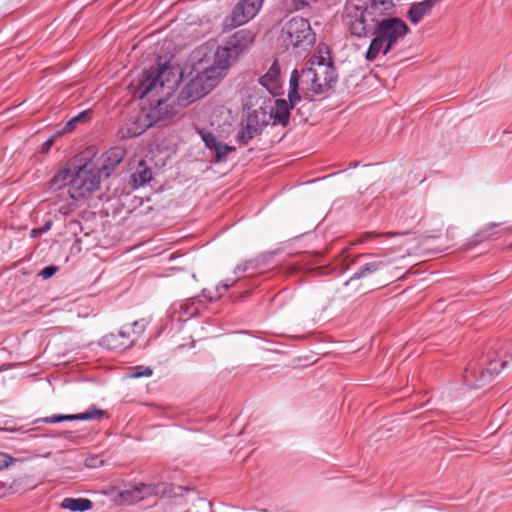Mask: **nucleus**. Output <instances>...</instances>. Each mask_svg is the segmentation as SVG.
<instances>
[{"mask_svg": "<svg viewBox=\"0 0 512 512\" xmlns=\"http://www.w3.org/2000/svg\"><path fill=\"white\" fill-rule=\"evenodd\" d=\"M178 68L173 66L162 56H157L155 63L143 72L139 84L134 89L133 96L143 99L146 96L155 95L159 89H163L166 84H177L175 79Z\"/></svg>", "mask_w": 512, "mask_h": 512, "instance_id": "1", "label": "nucleus"}, {"mask_svg": "<svg viewBox=\"0 0 512 512\" xmlns=\"http://www.w3.org/2000/svg\"><path fill=\"white\" fill-rule=\"evenodd\" d=\"M409 32L410 27L399 17L388 16L376 21L375 25H371V35H375V37L370 42L365 59L374 61L382 50L385 40L398 41Z\"/></svg>", "mask_w": 512, "mask_h": 512, "instance_id": "2", "label": "nucleus"}, {"mask_svg": "<svg viewBox=\"0 0 512 512\" xmlns=\"http://www.w3.org/2000/svg\"><path fill=\"white\" fill-rule=\"evenodd\" d=\"M101 178L93 160L85 159L84 163L77 162L75 172L69 180L70 197L75 201L90 197L99 188Z\"/></svg>", "mask_w": 512, "mask_h": 512, "instance_id": "3", "label": "nucleus"}, {"mask_svg": "<svg viewBox=\"0 0 512 512\" xmlns=\"http://www.w3.org/2000/svg\"><path fill=\"white\" fill-rule=\"evenodd\" d=\"M254 37L249 29H240L231 35L225 46L218 47L215 52L216 68H220V71L227 70L253 44Z\"/></svg>", "mask_w": 512, "mask_h": 512, "instance_id": "4", "label": "nucleus"}, {"mask_svg": "<svg viewBox=\"0 0 512 512\" xmlns=\"http://www.w3.org/2000/svg\"><path fill=\"white\" fill-rule=\"evenodd\" d=\"M221 72L220 68H216L215 62H213L210 68L198 73L182 88L177 97L178 103L186 106L204 97L218 83Z\"/></svg>", "mask_w": 512, "mask_h": 512, "instance_id": "5", "label": "nucleus"}, {"mask_svg": "<svg viewBox=\"0 0 512 512\" xmlns=\"http://www.w3.org/2000/svg\"><path fill=\"white\" fill-rule=\"evenodd\" d=\"M498 361L487 358L479 366L469 364L463 373V382L471 388H481L491 382L495 375H498Z\"/></svg>", "mask_w": 512, "mask_h": 512, "instance_id": "6", "label": "nucleus"}, {"mask_svg": "<svg viewBox=\"0 0 512 512\" xmlns=\"http://www.w3.org/2000/svg\"><path fill=\"white\" fill-rule=\"evenodd\" d=\"M283 31L287 34V40L296 48L307 50L315 43V33L308 20L302 17H294L289 20Z\"/></svg>", "mask_w": 512, "mask_h": 512, "instance_id": "7", "label": "nucleus"}, {"mask_svg": "<svg viewBox=\"0 0 512 512\" xmlns=\"http://www.w3.org/2000/svg\"><path fill=\"white\" fill-rule=\"evenodd\" d=\"M264 0H240L225 19V26L237 27L254 18L262 7Z\"/></svg>", "mask_w": 512, "mask_h": 512, "instance_id": "8", "label": "nucleus"}, {"mask_svg": "<svg viewBox=\"0 0 512 512\" xmlns=\"http://www.w3.org/2000/svg\"><path fill=\"white\" fill-rule=\"evenodd\" d=\"M107 415L105 410L99 409L96 406H91L85 412L77 414H54L52 416L37 418L33 421L34 424L46 423L56 424L64 421H87L100 419Z\"/></svg>", "mask_w": 512, "mask_h": 512, "instance_id": "9", "label": "nucleus"}, {"mask_svg": "<svg viewBox=\"0 0 512 512\" xmlns=\"http://www.w3.org/2000/svg\"><path fill=\"white\" fill-rule=\"evenodd\" d=\"M395 5L392 0H365V5L357 4L353 6V10L362 11L365 15L370 16L373 25L376 21H380V17L391 16Z\"/></svg>", "mask_w": 512, "mask_h": 512, "instance_id": "10", "label": "nucleus"}, {"mask_svg": "<svg viewBox=\"0 0 512 512\" xmlns=\"http://www.w3.org/2000/svg\"><path fill=\"white\" fill-rule=\"evenodd\" d=\"M197 132L205 147L210 151H214L213 162L216 164L226 161L227 155L236 151L234 146L219 141L211 131L205 128H197Z\"/></svg>", "mask_w": 512, "mask_h": 512, "instance_id": "11", "label": "nucleus"}, {"mask_svg": "<svg viewBox=\"0 0 512 512\" xmlns=\"http://www.w3.org/2000/svg\"><path fill=\"white\" fill-rule=\"evenodd\" d=\"M136 341L137 338H132L126 327H123L117 333H109L103 336L99 344L111 351H124L131 348Z\"/></svg>", "mask_w": 512, "mask_h": 512, "instance_id": "12", "label": "nucleus"}, {"mask_svg": "<svg viewBox=\"0 0 512 512\" xmlns=\"http://www.w3.org/2000/svg\"><path fill=\"white\" fill-rule=\"evenodd\" d=\"M126 151L121 147H113L106 151L101 157V164L96 165L101 177L108 178L112 171L122 162Z\"/></svg>", "mask_w": 512, "mask_h": 512, "instance_id": "13", "label": "nucleus"}, {"mask_svg": "<svg viewBox=\"0 0 512 512\" xmlns=\"http://www.w3.org/2000/svg\"><path fill=\"white\" fill-rule=\"evenodd\" d=\"M292 109L286 103V99L277 98L268 112L271 126L287 127L290 123Z\"/></svg>", "mask_w": 512, "mask_h": 512, "instance_id": "14", "label": "nucleus"}, {"mask_svg": "<svg viewBox=\"0 0 512 512\" xmlns=\"http://www.w3.org/2000/svg\"><path fill=\"white\" fill-rule=\"evenodd\" d=\"M83 158H75L70 160L66 166L60 169L47 183L48 189L51 191H57L65 186H69V180L75 172L77 162H82Z\"/></svg>", "mask_w": 512, "mask_h": 512, "instance_id": "15", "label": "nucleus"}, {"mask_svg": "<svg viewBox=\"0 0 512 512\" xmlns=\"http://www.w3.org/2000/svg\"><path fill=\"white\" fill-rule=\"evenodd\" d=\"M301 84L306 86L303 89L311 91L315 95L323 94V87L321 81H319V72L314 67L305 64V66L299 71Z\"/></svg>", "mask_w": 512, "mask_h": 512, "instance_id": "16", "label": "nucleus"}, {"mask_svg": "<svg viewBox=\"0 0 512 512\" xmlns=\"http://www.w3.org/2000/svg\"><path fill=\"white\" fill-rule=\"evenodd\" d=\"M280 74V66L278 62L275 61L267 73L259 78V83L274 97L280 95Z\"/></svg>", "mask_w": 512, "mask_h": 512, "instance_id": "17", "label": "nucleus"}, {"mask_svg": "<svg viewBox=\"0 0 512 512\" xmlns=\"http://www.w3.org/2000/svg\"><path fill=\"white\" fill-rule=\"evenodd\" d=\"M441 0H424L410 5L406 17L412 24H418L425 16L429 15L436 4Z\"/></svg>", "mask_w": 512, "mask_h": 512, "instance_id": "18", "label": "nucleus"}, {"mask_svg": "<svg viewBox=\"0 0 512 512\" xmlns=\"http://www.w3.org/2000/svg\"><path fill=\"white\" fill-rule=\"evenodd\" d=\"M387 264L382 260H374L362 263L358 270L344 283L345 286L353 284L355 281L369 278L371 275L382 271Z\"/></svg>", "mask_w": 512, "mask_h": 512, "instance_id": "19", "label": "nucleus"}, {"mask_svg": "<svg viewBox=\"0 0 512 512\" xmlns=\"http://www.w3.org/2000/svg\"><path fill=\"white\" fill-rule=\"evenodd\" d=\"M197 297H191L185 301L175 302L171 306L172 316L175 317L178 315V321H187L192 317L198 315L199 310L198 307L195 306V300Z\"/></svg>", "mask_w": 512, "mask_h": 512, "instance_id": "20", "label": "nucleus"}, {"mask_svg": "<svg viewBox=\"0 0 512 512\" xmlns=\"http://www.w3.org/2000/svg\"><path fill=\"white\" fill-rule=\"evenodd\" d=\"M241 121H244L245 125L257 129L260 132H263V130L270 125L268 112L263 107L249 111L246 117L242 118Z\"/></svg>", "mask_w": 512, "mask_h": 512, "instance_id": "21", "label": "nucleus"}, {"mask_svg": "<svg viewBox=\"0 0 512 512\" xmlns=\"http://www.w3.org/2000/svg\"><path fill=\"white\" fill-rule=\"evenodd\" d=\"M190 491V488L181 485H175L173 483H158L153 485L150 490V494L160 495L164 498H176L182 497L185 492Z\"/></svg>", "mask_w": 512, "mask_h": 512, "instance_id": "22", "label": "nucleus"}, {"mask_svg": "<svg viewBox=\"0 0 512 512\" xmlns=\"http://www.w3.org/2000/svg\"><path fill=\"white\" fill-rule=\"evenodd\" d=\"M326 54L328 55V64L326 68L321 69V75L323 77V81H321V86L323 87V93L334 88L338 81V74L336 71L335 63L330 56V51L328 47H326Z\"/></svg>", "mask_w": 512, "mask_h": 512, "instance_id": "23", "label": "nucleus"}, {"mask_svg": "<svg viewBox=\"0 0 512 512\" xmlns=\"http://www.w3.org/2000/svg\"><path fill=\"white\" fill-rule=\"evenodd\" d=\"M354 20L349 21V30L352 35L366 37L371 35V27L366 24V15L362 11H352Z\"/></svg>", "mask_w": 512, "mask_h": 512, "instance_id": "24", "label": "nucleus"}, {"mask_svg": "<svg viewBox=\"0 0 512 512\" xmlns=\"http://www.w3.org/2000/svg\"><path fill=\"white\" fill-rule=\"evenodd\" d=\"M61 507L73 512H85L93 507V502L87 498H65Z\"/></svg>", "mask_w": 512, "mask_h": 512, "instance_id": "25", "label": "nucleus"}, {"mask_svg": "<svg viewBox=\"0 0 512 512\" xmlns=\"http://www.w3.org/2000/svg\"><path fill=\"white\" fill-rule=\"evenodd\" d=\"M262 132L257 129L251 128L244 124V121L240 123V130L235 136L236 142L239 146H247L256 136L261 135Z\"/></svg>", "mask_w": 512, "mask_h": 512, "instance_id": "26", "label": "nucleus"}, {"mask_svg": "<svg viewBox=\"0 0 512 512\" xmlns=\"http://www.w3.org/2000/svg\"><path fill=\"white\" fill-rule=\"evenodd\" d=\"M131 179L135 188L142 187L152 180V171L149 167L144 165V161L142 160L137 171L132 173Z\"/></svg>", "mask_w": 512, "mask_h": 512, "instance_id": "27", "label": "nucleus"}, {"mask_svg": "<svg viewBox=\"0 0 512 512\" xmlns=\"http://www.w3.org/2000/svg\"><path fill=\"white\" fill-rule=\"evenodd\" d=\"M499 224L491 222L479 230L473 238L466 244V249H471L477 246L480 242L488 240L492 236V229L497 227Z\"/></svg>", "mask_w": 512, "mask_h": 512, "instance_id": "28", "label": "nucleus"}, {"mask_svg": "<svg viewBox=\"0 0 512 512\" xmlns=\"http://www.w3.org/2000/svg\"><path fill=\"white\" fill-rule=\"evenodd\" d=\"M92 110L88 109L80 112L78 115L72 117L64 126L62 131L57 132V134H63L67 132L73 131L78 123H86L91 120Z\"/></svg>", "mask_w": 512, "mask_h": 512, "instance_id": "29", "label": "nucleus"}, {"mask_svg": "<svg viewBox=\"0 0 512 512\" xmlns=\"http://www.w3.org/2000/svg\"><path fill=\"white\" fill-rule=\"evenodd\" d=\"M498 356V368L500 371L506 367L508 361L504 358L509 357L512 360V341L503 344L496 352Z\"/></svg>", "mask_w": 512, "mask_h": 512, "instance_id": "30", "label": "nucleus"}, {"mask_svg": "<svg viewBox=\"0 0 512 512\" xmlns=\"http://www.w3.org/2000/svg\"><path fill=\"white\" fill-rule=\"evenodd\" d=\"M278 253V250L268 251L261 253L256 258L253 259L256 270H259L261 267L267 266L272 258Z\"/></svg>", "mask_w": 512, "mask_h": 512, "instance_id": "31", "label": "nucleus"}, {"mask_svg": "<svg viewBox=\"0 0 512 512\" xmlns=\"http://www.w3.org/2000/svg\"><path fill=\"white\" fill-rule=\"evenodd\" d=\"M249 280H243V281H240L239 279H235V280H232L230 281L229 279L225 280V281H222L221 284L219 286H217L216 288V292L218 294V298L222 297L223 295V292H226L230 287L234 286V285H238L239 287H243L244 285H246V282H248Z\"/></svg>", "mask_w": 512, "mask_h": 512, "instance_id": "32", "label": "nucleus"}, {"mask_svg": "<svg viewBox=\"0 0 512 512\" xmlns=\"http://www.w3.org/2000/svg\"><path fill=\"white\" fill-rule=\"evenodd\" d=\"M308 65L314 66L315 64L318 65L320 69L326 68L328 64V57L326 58L321 51H319V55H314L310 58V60L307 62Z\"/></svg>", "mask_w": 512, "mask_h": 512, "instance_id": "33", "label": "nucleus"}, {"mask_svg": "<svg viewBox=\"0 0 512 512\" xmlns=\"http://www.w3.org/2000/svg\"><path fill=\"white\" fill-rule=\"evenodd\" d=\"M125 327L128 331L132 329V332L136 335L135 338H138L145 331L146 323L145 320L142 319L134 321L131 325Z\"/></svg>", "mask_w": 512, "mask_h": 512, "instance_id": "34", "label": "nucleus"}, {"mask_svg": "<svg viewBox=\"0 0 512 512\" xmlns=\"http://www.w3.org/2000/svg\"><path fill=\"white\" fill-rule=\"evenodd\" d=\"M250 269L254 270L255 272L257 271L253 259L246 260L242 264L237 265L234 269V274L238 275Z\"/></svg>", "mask_w": 512, "mask_h": 512, "instance_id": "35", "label": "nucleus"}, {"mask_svg": "<svg viewBox=\"0 0 512 512\" xmlns=\"http://www.w3.org/2000/svg\"><path fill=\"white\" fill-rule=\"evenodd\" d=\"M301 83V79L299 76V71L297 69L293 70L290 76L289 81V91H299V85Z\"/></svg>", "mask_w": 512, "mask_h": 512, "instance_id": "36", "label": "nucleus"}, {"mask_svg": "<svg viewBox=\"0 0 512 512\" xmlns=\"http://www.w3.org/2000/svg\"><path fill=\"white\" fill-rule=\"evenodd\" d=\"M301 99L302 98L299 91H288V99L286 100V103L293 110L296 108L297 104L301 101Z\"/></svg>", "mask_w": 512, "mask_h": 512, "instance_id": "37", "label": "nucleus"}, {"mask_svg": "<svg viewBox=\"0 0 512 512\" xmlns=\"http://www.w3.org/2000/svg\"><path fill=\"white\" fill-rule=\"evenodd\" d=\"M58 270H59L58 266L48 265V266H45L43 269H41L38 272V276L42 277L43 279H49L52 276H54Z\"/></svg>", "mask_w": 512, "mask_h": 512, "instance_id": "38", "label": "nucleus"}, {"mask_svg": "<svg viewBox=\"0 0 512 512\" xmlns=\"http://www.w3.org/2000/svg\"><path fill=\"white\" fill-rule=\"evenodd\" d=\"M153 373L149 367H135L134 371L130 374L131 378L149 377Z\"/></svg>", "mask_w": 512, "mask_h": 512, "instance_id": "39", "label": "nucleus"}, {"mask_svg": "<svg viewBox=\"0 0 512 512\" xmlns=\"http://www.w3.org/2000/svg\"><path fill=\"white\" fill-rule=\"evenodd\" d=\"M157 103V110L159 114L165 116V117H172L173 116V108H171V111H169L168 105H166V101L163 99H157L155 100Z\"/></svg>", "mask_w": 512, "mask_h": 512, "instance_id": "40", "label": "nucleus"}, {"mask_svg": "<svg viewBox=\"0 0 512 512\" xmlns=\"http://www.w3.org/2000/svg\"><path fill=\"white\" fill-rule=\"evenodd\" d=\"M57 436L74 443H78L79 439L81 438V436L76 434V432L70 430L61 431L57 434Z\"/></svg>", "mask_w": 512, "mask_h": 512, "instance_id": "41", "label": "nucleus"}, {"mask_svg": "<svg viewBox=\"0 0 512 512\" xmlns=\"http://www.w3.org/2000/svg\"><path fill=\"white\" fill-rule=\"evenodd\" d=\"M52 224H53V222L51 220H49V221H46L45 224L42 225L41 227L32 229L31 236L37 237V236H40V235L48 232L51 229Z\"/></svg>", "mask_w": 512, "mask_h": 512, "instance_id": "42", "label": "nucleus"}, {"mask_svg": "<svg viewBox=\"0 0 512 512\" xmlns=\"http://www.w3.org/2000/svg\"><path fill=\"white\" fill-rule=\"evenodd\" d=\"M407 234V232H403V233H398V232H386V233H375V232H366L363 234V237H362V241H365L369 238H374V237H377V236H387V237H391V236H395V235H405Z\"/></svg>", "mask_w": 512, "mask_h": 512, "instance_id": "43", "label": "nucleus"}, {"mask_svg": "<svg viewBox=\"0 0 512 512\" xmlns=\"http://www.w3.org/2000/svg\"><path fill=\"white\" fill-rule=\"evenodd\" d=\"M294 8L300 10L304 7L310 6L312 3H316L319 0H291Z\"/></svg>", "mask_w": 512, "mask_h": 512, "instance_id": "44", "label": "nucleus"}, {"mask_svg": "<svg viewBox=\"0 0 512 512\" xmlns=\"http://www.w3.org/2000/svg\"><path fill=\"white\" fill-rule=\"evenodd\" d=\"M309 110L308 104H303L300 107L296 108V113L300 115L301 121H307L308 116L306 115V112Z\"/></svg>", "mask_w": 512, "mask_h": 512, "instance_id": "45", "label": "nucleus"}, {"mask_svg": "<svg viewBox=\"0 0 512 512\" xmlns=\"http://www.w3.org/2000/svg\"><path fill=\"white\" fill-rule=\"evenodd\" d=\"M12 461V457H10L6 453H0V470L9 466Z\"/></svg>", "mask_w": 512, "mask_h": 512, "instance_id": "46", "label": "nucleus"}, {"mask_svg": "<svg viewBox=\"0 0 512 512\" xmlns=\"http://www.w3.org/2000/svg\"><path fill=\"white\" fill-rule=\"evenodd\" d=\"M53 144H54V137L52 136L43 143L40 152L48 153L49 150L51 149V147L53 146Z\"/></svg>", "mask_w": 512, "mask_h": 512, "instance_id": "47", "label": "nucleus"}, {"mask_svg": "<svg viewBox=\"0 0 512 512\" xmlns=\"http://www.w3.org/2000/svg\"><path fill=\"white\" fill-rule=\"evenodd\" d=\"M36 430H37V428H32L30 430L23 432L24 436L22 439L25 441H29V440L39 437V435L35 434Z\"/></svg>", "mask_w": 512, "mask_h": 512, "instance_id": "48", "label": "nucleus"}, {"mask_svg": "<svg viewBox=\"0 0 512 512\" xmlns=\"http://www.w3.org/2000/svg\"><path fill=\"white\" fill-rule=\"evenodd\" d=\"M143 132V130L138 131L137 129L127 128L126 133L122 135V137L132 138L140 135Z\"/></svg>", "mask_w": 512, "mask_h": 512, "instance_id": "49", "label": "nucleus"}, {"mask_svg": "<svg viewBox=\"0 0 512 512\" xmlns=\"http://www.w3.org/2000/svg\"><path fill=\"white\" fill-rule=\"evenodd\" d=\"M396 42L397 41L385 40V42H384L385 46L382 50L383 55H387L392 50V48Z\"/></svg>", "mask_w": 512, "mask_h": 512, "instance_id": "50", "label": "nucleus"}, {"mask_svg": "<svg viewBox=\"0 0 512 512\" xmlns=\"http://www.w3.org/2000/svg\"><path fill=\"white\" fill-rule=\"evenodd\" d=\"M202 295L208 299V301H212L213 300V296L210 295V292H208L206 289H203L202 290Z\"/></svg>", "mask_w": 512, "mask_h": 512, "instance_id": "51", "label": "nucleus"}, {"mask_svg": "<svg viewBox=\"0 0 512 512\" xmlns=\"http://www.w3.org/2000/svg\"><path fill=\"white\" fill-rule=\"evenodd\" d=\"M130 495H131V492H129V491H122V492L120 493V496H121L124 500H126V499H127V497H128V496H130Z\"/></svg>", "mask_w": 512, "mask_h": 512, "instance_id": "52", "label": "nucleus"}, {"mask_svg": "<svg viewBox=\"0 0 512 512\" xmlns=\"http://www.w3.org/2000/svg\"><path fill=\"white\" fill-rule=\"evenodd\" d=\"M367 255L366 254H360L356 257V259H354L352 261V263H356V262H359L361 259L365 258Z\"/></svg>", "mask_w": 512, "mask_h": 512, "instance_id": "53", "label": "nucleus"}, {"mask_svg": "<svg viewBox=\"0 0 512 512\" xmlns=\"http://www.w3.org/2000/svg\"><path fill=\"white\" fill-rule=\"evenodd\" d=\"M356 290L362 292L363 294L366 293V288H364L362 284H359L356 287Z\"/></svg>", "mask_w": 512, "mask_h": 512, "instance_id": "54", "label": "nucleus"}, {"mask_svg": "<svg viewBox=\"0 0 512 512\" xmlns=\"http://www.w3.org/2000/svg\"><path fill=\"white\" fill-rule=\"evenodd\" d=\"M58 433H59V432H53V433H49V434H44L43 436H44V437H58V436H57V434H58Z\"/></svg>", "mask_w": 512, "mask_h": 512, "instance_id": "55", "label": "nucleus"}, {"mask_svg": "<svg viewBox=\"0 0 512 512\" xmlns=\"http://www.w3.org/2000/svg\"><path fill=\"white\" fill-rule=\"evenodd\" d=\"M85 464L87 467H95V464H91V462L89 460H86Z\"/></svg>", "mask_w": 512, "mask_h": 512, "instance_id": "56", "label": "nucleus"}, {"mask_svg": "<svg viewBox=\"0 0 512 512\" xmlns=\"http://www.w3.org/2000/svg\"><path fill=\"white\" fill-rule=\"evenodd\" d=\"M438 236H439V234H435V233L431 234V238H437Z\"/></svg>", "mask_w": 512, "mask_h": 512, "instance_id": "57", "label": "nucleus"}, {"mask_svg": "<svg viewBox=\"0 0 512 512\" xmlns=\"http://www.w3.org/2000/svg\"><path fill=\"white\" fill-rule=\"evenodd\" d=\"M50 455H51V453H50V452H48V453H46V454H43L42 456H43V457H49Z\"/></svg>", "mask_w": 512, "mask_h": 512, "instance_id": "58", "label": "nucleus"}, {"mask_svg": "<svg viewBox=\"0 0 512 512\" xmlns=\"http://www.w3.org/2000/svg\"><path fill=\"white\" fill-rule=\"evenodd\" d=\"M319 81H323V77L320 72H319Z\"/></svg>", "mask_w": 512, "mask_h": 512, "instance_id": "59", "label": "nucleus"}, {"mask_svg": "<svg viewBox=\"0 0 512 512\" xmlns=\"http://www.w3.org/2000/svg\"><path fill=\"white\" fill-rule=\"evenodd\" d=\"M95 460H96L95 458H92V459L90 460V461H91V464H94V461H95Z\"/></svg>", "mask_w": 512, "mask_h": 512, "instance_id": "60", "label": "nucleus"}, {"mask_svg": "<svg viewBox=\"0 0 512 512\" xmlns=\"http://www.w3.org/2000/svg\"><path fill=\"white\" fill-rule=\"evenodd\" d=\"M387 283L381 284L379 287H385Z\"/></svg>", "mask_w": 512, "mask_h": 512, "instance_id": "61", "label": "nucleus"}, {"mask_svg": "<svg viewBox=\"0 0 512 512\" xmlns=\"http://www.w3.org/2000/svg\"><path fill=\"white\" fill-rule=\"evenodd\" d=\"M249 295V292H245L244 296L247 297Z\"/></svg>", "mask_w": 512, "mask_h": 512, "instance_id": "62", "label": "nucleus"}, {"mask_svg": "<svg viewBox=\"0 0 512 512\" xmlns=\"http://www.w3.org/2000/svg\"><path fill=\"white\" fill-rule=\"evenodd\" d=\"M508 248H509V249H510V248H512V243L508 246Z\"/></svg>", "mask_w": 512, "mask_h": 512, "instance_id": "63", "label": "nucleus"}]
</instances>
